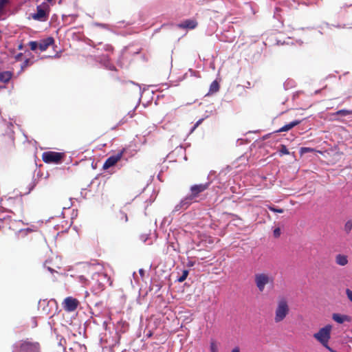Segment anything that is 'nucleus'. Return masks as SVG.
Instances as JSON below:
<instances>
[{
  "mask_svg": "<svg viewBox=\"0 0 352 352\" xmlns=\"http://www.w3.org/2000/svg\"><path fill=\"white\" fill-rule=\"evenodd\" d=\"M210 183L200 184L192 186L190 188L191 195L184 198L179 204L175 206V210L182 208L186 209L191 204L192 200L197 197L199 193L204 192L208 188Z\"/></svg>",
  "mask_w": 352,
  "mask_h": 352,
  "instance_id": "nucleus-1",
  "label": "nucleus"
},
{
  "mask_svg": "<svg viewBox=\"0 0 352 352\" xmlns=\"http://www.w3.org/2000/svg\"><path fill=\"white\" fill-rule=\"evenodd\" d=\"M6 128L5 133L0 135V146L4 149H11L14 146V137L11 124H3Z\"/></svg>",
  "mask_w": 352,
  "mask_h": 352,
  "instance_id": "nucleus-2",
  "label": "nucleus"
},
{
  "mask_svg": "<svg viewBox=\"0 0 352 352\" xmlns=\"http://www.w3.org/2000/svg\"><path fill=\"white\" fill-rule=\"evenodd\" d=\"M14 352H41L40 344L29 339L23 340L15 344Z\"/></svg>",
  "mask_w": 352,
  "mask_h": 352,
  "instance_id": "nucleus-3",
  "label": "nucleus"
},
{
  "mask_svg": "<svg viewBox=\"0 0 352 352\" xmlns=\"http://www.w3.org/2000/svg\"><path fill=\"white\" fill-rule=\"evenodd\" d=\"M255 285L260 292H263L265 286L274 283V278L268 273H256L254 276Z\"/></svg>",
  "mask_w": 352,
  "mask_h": 352,
  "instance_id": "nucleus-4",
  "label": "nucleus"
},
{
  "mask_svg": "<svg viewBox=\"0 0 352 352\" xmlns=\"http://www.w3.org/2000/svg\"><path fill=\"white\" fill-rule=\"evenodd\" d=\"M289 307L287 300L281 298L278 300L277 307L275 309L274 321L278 323L283 321L289 314Z\"/></svg>",
  "mask_w": 352,
  "mask_h": 352,
  "instance_id": "nucleus-5",
  "label": "nucleus"
},
{
  "mask_svg": "<svg viewBox=\"0 0 352 352\" xmlns=\"http://www.w3.org/2000/svg\"><path fill=\"white\" fill-rule=\"evenodd\" d=\"M331 325L327 324L321 328L318 332L314 334V338L328 349H330L328 343L331 338Z\"/></svg>",
  "mask_w": 352,
  "mask_h": 352,
  "instance_id": "nucleus-6",
  "label": "nucleus"
},
{
  "mask_svg": "<svg viewBox=\"0 0 352 352\" xmlns=\"http://www.w3.org/2000/svg\"><path fill=\"white\" fill-rule=\"evenodd\" d=\"M64 153L45 151L42 154V160L47 164H59L65 157Z\"/></svg>",
  "mask_w": 352,
  "mask_h": 352,
  "instance_id": "nucleus-7",
  "label": "nucleus"
},
{
  "mask_svg": "<svg viewBox=\"0 0 352 352\" xmlns=\"http://www.w3.org/2000/svg\"><path fill=\"white\" fill-rule=\"evenodd\" d=\"M109 277L104 273H95L92 276V282L89 283L95 290L100 291L104 288V281H108Z\"/></svg>",
  "mask_w": 352,
  "mask_h": 352,
  "instance_id": "nucleus-8",
  "label": "nucleus"
},
{
  "mask_svg": "<svg viewBox=\"0 0 352 352\" xmlns=\"http://www.w3.org/2000/svg\"><path fill=\"white\" fill-rule=\"evenodd\" d=\"M128 221V217L126 213L120 210L116 212L114 219V226L118 229H122L124 228L125 224Z\"/></svg>",
  "mask_w": 352,
  "mask_h": 352,
  "instance_id": "nucleus-9",
  "label": "nucleus"
},
{
  "mask_svg": "<svg viewBox=\"0 0 352 352\" xmlns=\"http://www.w3.org/2000/svg\"><path fill=\"white\" fill-rule=\"evenodd\" d=\"M79 305V301L73 297L69 296L63 302V309L67 312L74 311Z\"/></svg>",
  "mask_w": 352,
  "mask_h": 352,
  "instance_id": "nucleus-10",
  "label": "nucleus"
},
{
  "mask_svg": "<svg viewBox=\"0 0 352 352\" xmlns=\"http://www.w3.org/2000/svg\"><path fill=\"white\" fill-rule=\"evenodd\" d=\"M125 150L122 149L115 155L110 156L107 159L103 164L104 169H108L109 168L114 166L118 161L121 160L123 156Z\"/></svg>",
  "mask_w": 352,
  "mask_h": 352,
  "instance_id": "nucleus-11",
  "label": "nucleus"
},
{
  "mask_svg": "<svg viewBox=\"0 0 352 352\" xmlns=\"http://www.w3.org/2000/svg\"><path fill=\"white\" fill-rule=\"evenodd\" d=\"M32 18L39 21H45L48 18V14L41 6L36 7V12L32 14Z\"/></svg>",
  "mask_w": 352,
  "mask_h": 352,
  "instance_id": "nucleus-12",
  "label": "nucleus"
},
{
  "mask_svg": "<svg viewBox=\"0 0 352 352\" xmlns=\"http://www.w3.org/2000/svg\"><path fill=\"white\" fill-rule=\"evenodd\" d=\"M54 43V39L53 37H47L38 42V49L41 52L45 51L50 45Z\"/></svg>",
  "mask_w": 352,
  "mask_h": 352,
  "instance_id": "nucleus-13",
  "label": "nucleus"
},
{
  "mask_svg": "<svg viewBox=\"0 0 352 352\" xmlns=\"http://www.w3.org/2000/svg\"><path fill=\"white\" fill-rule=\"evenodd\" d=\"M16 223V221L12 220L10 216L0 217V230L6 226H8L10 229H13V226Z\"/></svg>",
  "mask_w": 352,
  "mask_h": 352,
  "instance_id": "nucleus-14",
  "label": "nucleus"
},
{
  "mask_svg": "<svg viewBox=\"0 0 352 352\" xmlns=\"http://www.w3.org/2000/svg\"><path fill=\"white\" fill-rule=\"evenodd\" d=\"M197 22L194 19H187L177 25V27L182 29H194L197 27Z\"/></svg>",
  "mask_w": 352,
  "mask_h": 352,
  "instance_id": "nucleus-15",
  "label": "nucleus"
},
{
  "mask_svg": "<svg viewBox=\"0 0 352 352\" xmlns=\"http://www.w3.org/2000/svg\"><path fill=\"white\" fill-rule=\"evenodd\" d=\"M335 262L338 265L345 266L349 263L348 256L338 254L335 256Z\"/></svg>",
  "mask_w": 352,
  "mask_h": 352,
  "instance_id": "nucleus-16",
  "label": "nucleus"
},
{
  "mask_svg": "<svg viewBox=\"0 0 352 352\" xmlns=\"http://www.w3.org/2000/svg\"><path fill=\"white\" fill-rule=\"evenodd\" d=\"M300 122H301V120H294V121L291 122L290 123H289L287 124H285V126H283V127L279 129L277 131V132L288 131L290 129H292V128H294V126H296L298 125L299 124H300Z\"/></svg>",
  "mask_w": 352,
  "mask_h": 352,
  "instance_id": "nucleus-17",
  "label": "nucleus"
},
{
  "mask_svg": "<svg viewBox=\"0 0 352 352\" xmlns=\"http://www.w3.org/2000/svg\"><path fill=\"white\" fill-rule=\"evenodd\" d=\"M12 74L10 72L6 71L0 72V82H8L12 78Z\"/></svg>",
  "mask_w": 352,
  "mask_h": 352,
  "instance_id": "nucleus-18",
  "label": "nucleus"
},
{
  "mask_svg": "<svg viewBox=\"0 0 352 352\" xmlns=\"http://www.w3.org/2000/svg\"><path fill=\"white\" fill-rule=\"evenodd\" d=\"M333 320L338 323L342 324L344 321L348 320V316L345 315H340L338 314H333L332 316Z\"/></svg>",
  "mask_w": 352,
  "mask_h": 352,
  "instance_id": "nucleus-19",
  "label": "nucleus"
},
{
  "mask_svg": "<svg viewBox=\"0 0 352 352\" xmlns=\"http://www.w3.org/2000/svg\"><path fill=\"white\" fill-rule=\"evenodd\" d=\"M219 83L215 80L210 85L209 92L208 94H212L217 92L219 90Z\"/></svg>",
  "mask_w": 352,
  "mask_h": 352,
  "instance_id": "nucleus-20",
  "label": "nucleus"
},
{
  "mask_svg": "<svg viewBox=\"0 0 352 352\" xmlns=\"http://www.w3.org/2000/svg\"><path fill=\"white\" fill-rule=\"evenodd\" d=\"M36 181H35V179L34 177H32V179H31V181L30 182V183L27 185V187L25 188V192H24V194H29L36 186Z\"/></svg>",
  "mask_w": 352,
  "mask_h": 352,
  "instance_id": "nucleus-21",
  "label": "nucleus"
},
{
  "mask_svg": "<svg viewBox=\"0 0 352 352\" xmlns=\"http://www.w3.org/2000/svg\"><path fill=\"white\" fill-rule=\"evenodd\" d=\"M334 114L335 115H340V116H346L352 114V109H350V110H348V109H341V110H339V111H336Z\"/></svg>",
  "mask_w": 352,
  "mask_h": 352,
  "instance_id": "nucleus-22",
  "label": "nucleus"
},
{
  "mask_svg": "<svg viewBox=\"0 0 352 352\" xmlns=\"http://www.w3.org/2000/svg\"><path fill=\"white\" fill-rule=\"evenodd\" d=\"M8 3V0H0V16L5 13V7Z\"/></svg>",
  "mask_w": 352,
  "mask_h": 352,
  "instance_id": "nucleus-23",
  "label": "nucleus"
},
{
  "mask_svg": "<svg viewBox=\"0 0 352 352\" xmlns=\"http://www.w3.org/2000/svg\"><path fill=\"white\" fill-rule=\"evenodd\" d=\"M352 230V220H348L344 226V230L346 234H349Z\"/></svg>",
  "mask_w": 352,
  "mask_h": 352,
  "instance_id": "nucleus-24",
  "label": "nucleus"
},
{
  "mask_svg": "<svg viewBox=\"0 0 352 352\" xmlns=\"http://www.w3.org/2000/svg\"><path fill=\"white\" fill-rule=\"evenodd\" d=\"M210 348L211 352H218V345L215 340H211Z\"/></svg>",
  "mask_w": 352,
  "mask_h": 352,
  "instance_id": "nucleus-25",
  "label": "nucleus"
},
{
  "mask_svg": "<svg viewBox=\"0 0 352 352\" xmlns=\"http://www.w3.org/2000/svg\"><path fill=\"white\" fill-rule=\"evenodd\" d=\"M28 45L31 50L35 51L37 48H38V42L32 41L28 43Z\"/></svg>",
  "mask_w": 352,
  "mask_h": 352,
  "instance_id": "nucleus-26",
  "label": "nucleus"
},
{
  "mask_svg": "<svg viewBox=\"0 0 352 352\" xmlns=\"http://www.w3.org/2000/svg\"><path fill=\"white\" fill-rule=\"evenodd\" d=\"M188 275V271L187 270H183L182 275L177 279L178 282H179V283L184 282L186 279Z\"/></svg>",
  "mask_w": 352,
  "mask_h": 352,
  "instance_id": "nucleus-27",
  "label": "nucleus"
},
{
  "mask_svg": "<svg viewBox=\"0 0 352 352\" xmlns=\"http://www.w3.org/2000/svg\"><path fill=\"white\" fill-rule=\"evenodd\" d=\"M279 153H280V155H288L289 153L287 146L284 144L280 145V148L279 149Z\"/></svg>",
  "mask_w": 352,
  "mask_h": 352,
  "instance_id": "nucleus-28",
  "label": "nucleus"
},
{
  "mask_svg": "<svg viewBox=\"0 0 352 352\" xmlns=\"http://www.w3.org/2000/svg\"><path fill=\"white\" fill-rule=\"evenodd\" d=\"M268 209L272 212H278V213H283L284 212L283 209L282 208H276L274 206H268Z\"/></svg>",
  "mask_w": 352,
  "mask_h": 352,
  "instance_id": "nucleus-29",
  "label": "nucleus"
},
{
  "mask_svg": "<svg viewBox=\"0 0 352 352\" xmlns=\"http://www.w3.org/2000/svg\"><path fill=\"white\" fill-rule=\"evenodd\" d=\"M31 232H32V230L30 229V228L24 229V230L21 229L19 230V233L22 235H25V234H27V233Z\"/></svg>",
  "mask_w": 352,
  "mask_h": 352,
  "instance_id": "nucleus-30",
  "label": "nucleus"
},
{
  "mask_svg": "<svg viewBox=\"0 0 352 352\" xmlns=\"http://www.w3.org/2000/svg\"><path fill=\"white\" fill-rule=\"evenodd\" d=\"M346 294L347 296L348 299L352 302V290L350 289H346Z\"/></svg>",
  "mask_w": 352,
  "mask_h": 352,
  "instance_id": "nucleus-31",
  "label": "nucleus"
},
{
  "mask_svg": "<svg viewBox=\"0 0 352 352\" xmlns=\"http://www.w3.org/2000/svg\"><path fill=\"white\" fill-rule=\"evenodd\" d=\"M280 235V229L279 228H276L274 230V236L277 238Z\"/></svg>",
  "mask_w": 352,
  "mask_h": 352,
  "instance_id": "nucleus-32",
  "label": "nucleus"
},
{
  "mask_svg": "<svg viewBox=\"0 0 352 352\" xmlns=\"http://www.w3.org/2000/svg\"><path fill=\"white\" fill-rule=\"evenodd\" d=\"M203 121V119H200L194 125V126L192 127V130H191V132H192Z\"/></svg>",
  "mask_w": 352,
  "mask_h": 352,
  "instance_id": "nucleus-33",
  "label": "nucleus"
},
{
  "mask_svg": "<svg viewBox=\"0 0 352 352\" xmlns=\"http://www.w3.org/2000/svg\"><path fill=\"white\" fill-rule=\"evenodd\" d=\"M29 63H30V60L29 59H26L22 66H21V69H23L24 68L27 67L28 65H29Z\"/></svg>",
  "mask_w": 352,
  "mask_h": 352,
  "instance_id": "nucleus-34",
  "label": "nucleus"
},
{
  "mask_svg": "<svg viewBox=\"0 0 352 352\" xmlns=\"http://www.w3.org/2000/svg\"><path fill=\"white\" fill-rule=\"evenodd\" d=\"M231 352H240V349L239 346H236L231 351Z\"/></svg>",
  "mask_w": 352,
  "mask_h": 352,
  "instance_id": "nucleus-35",
  "label": "nucleus"
},
{
  "mask_svg": "<svg viewBox=\"0 0 352 352\" xmlns=\"http://www.w3.org/2000/svg\"><path fill=\"white\" fill-rule=\"evenodd\" d=\"M21 56H22V53H20V54H17V55H16V59L19 60H20V58H21Z\"/></svg>",
  "mask_w": 352,
  "mask_h": 352,
  "instance_id": "nucleus-36",
  "label": "nucleus"
},
{
  "mask_svg": "<svg viewBox=\"0 0 352 352\" xmlns=\"http://www.w3.org/2000/svg\"><path fill=\"white\" fill-rule=\"evenodd\" d=\"M301 150H302V151H308L310 149L309 148H302Z\"/></svg>",
  "mask_w": 352,
  "mask_h": 352,
  "instance_id": "nucleus-37",
  "label": "nucleus"
},
{
  "mask_svg": "<svg viewBox=\"0 0 352 352\" xmlns=\"http://www.w3.org/2000/svg\"><path fill=\"white\" fill-rule=\"evenodd\" d=\"M19 49L21 50L22 49V45H19Z\"/></svg>",
  "mask_w": 352,
  "mask_h": 352,
  "instance_id": "nucleus-38",
  "label": "nucleus"
},
{
  "mask_svg": "<svg viewBox=\"0 0 352 352\" xmlns=\"http://www.w3.org/2000/svg\"><path fill=\"white\" fill-rule=\"evenodd\" d=\"M47 2H51L52 0H46Z\"/></svg>",
  "mask_w": 352,
  "mask_h": 352,
  "instance_id": "nucleus-39",
  "label": "nucleus"
}]
</instances>
